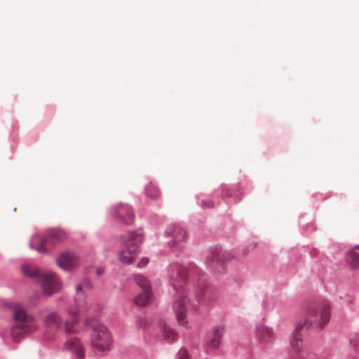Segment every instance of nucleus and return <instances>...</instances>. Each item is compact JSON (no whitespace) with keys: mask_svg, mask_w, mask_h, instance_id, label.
<instances>
[{"mask_svg":"<svg viewBox=\"0 0 359 359\" xmlns=\"http://www.w3.org/2000/svg\"><path fill=\"white\" fill-rule=\"evenodd\" d=\"M189 270L186 266L175 265L172 267L170 275V284L176 290L173 310L180 325L186 323L187 311L189 305V302L187 299V291L184 288Z\"/></svg>","mask_w":359,"mask_h":359,"instance_id":"nucleus-1","label":"nucleus"},{"mask_svg":"<svg viewBox=\"0 0 359 359\" xmlns=\"http://www.w3.org/2000/svg\"><path fill=\"white\" fill-rule=\"evenodd\" d=\"M331 317V306L327 301L315 302L306 306L302 316L297 320L298 327L306 330H322Z\"/></svg>","mask_w":359,"mask_h":359,"instance_id":"nucleus-2","label":"nucleus"},{"mask_svg":"<svg viewBox=\"0 0 359 359\" xmlns=\"http://www.w3.org/2000/svg\"><path fill=\"white\" fill-rule=\"evenodd\" d=\"M91 288L90 281L85 278L82 280L76 287V294L74 297V307L67 309V313L69 319L65 322V332L68 334L77 331L75 325L78 323L77 313H84L88 309V304L86 302L85 291Z\"/></svg>","mask_w":359,"mask_h":359,"instance_id":"nucleus-3","label":"nucleus"},{"mask_svg":"<svg viewBox=\"0 0 359 359\" xmlns=\"http://www.w3.org/2000/svg\"><path fill=\"white\" fill-rule=\"evenodd\" d=\"M14 325L11 328V337L14 341L19 342L27 334L36 330L37 325L32 316L27 314L22 305H15L13 309Z\"/></svg>","mask_w":359,"mask_h":359,"instance_id":"nucleus-4","label":"nucleus"},{"mask_svg":"<svg viewBox=\"0 0 359 359\" xmlns=\"http://www.w3.org/2000/svg\"><path fill=\"white\" fill-rule=\"evenodd\" d=\"M22 270L25 276L39 280L42 286L43 292L50 295L60 291L62 283L57 276L51 271H40L34 265L24 264Z\"/></svg>","mask_w":359,"mask_h":359,"instance_id":"nucleus-5","label":"nucleus"},{"mask_svg":"<svg viewBox=\"0 0 359 359\" xmlns=\"http://www.w3.org/2000/svg\"><path fill=\"white\" fill-rule=\"evenodd\" d=\"M123 245L118 253V260L124 264H131L139 252V244L142 242L140 231L129 232L122 237Z\"/></svg>","mask_w":359,"mask_h":359,"instance_id":"nucleus-6","label":"nucleus"},{"mask_svg":"<svg viewBox=\"0 0 359 359\" xmlns=\"http://www.w3.org/2000/svg\"><path fill=\"white\" fill-rule=\"evenodd\" d=\"M90 344L94 352L98 355H105L111 350L113 340L104 325L97 323L93 325Z\"/></svg>","mask_w":359,"mask_h":359,"instance_id":"nucleus-7","label":"nucleus"},{"mask_svg":"<svg viewBox=\"0 0 359 359\" xmlns=\"http://www.w3.org/2000/svg\"><path fill=\"white\" fill-rule=\"evenodd\" d=\"M67 238V233L61 229H53L47 231L44 238L39 236H34L30 245L32 248L39 252L48 251V247H53L65 241Z\"/></svg>","mask_w":359,"mask_h":359,"instance_id":"nucleus-8","label":"nucleus"},{"mask_svg":"<svg viewBox=\"0 0 359 359\" xmlns=\"http://www.w3.org/2000/svg\"><path fill=\"white\" fill-rule=\"evenodd\" d=\"M135 280L142 288V292L134 298V303L137 306H144L151 301V284L149 280L142 275H136Z\"/></svg>","mask_w":359,"mask_h":359,"instance_id":"nucleus-9","label":"nucleus"},{"mask_svg":"<svg viewBox=\"0 0 359 359\" xmlns=\"http://www.w3.org/2000/svg\"><path fill=\"white\" fill-rule=\"evenodd\" d=\"M111 214L114 219L125 224H130L134 221V212L130 206L120 203L114 207L111 210Z\"/></svg>","mask_w":359,"mask_h":359,"instance_id":"nucleus-10","label":"nucleus"},{"mask_svg":"<svg viewBox=\"0 0 359 359\" xmlns=\"http://www.w3.org/2000/svg\"><path fill=\"white\" fill-rule=\"evenodd\" d=\"M304 328L298 327L295 323L294 330L290 337V354L292 357L297 356L303 348V333L306 332Z\"/></svg>","mask_w":359,"mask_h":359,"instance_id":"nucleus-11","label":"nucleus"},{"mask_svg":"<svg viewBox=\"0 0 359 359\" xmlns=\"http://www.w3.org/2000/svg\"><path fill=\"white\" fill-rule=\"evenodd\" d=\"M167 236L171 238L168 242L171 247L180 245L187 239V232L180 224H170L168 226Z\"/></svg>","mask_w":359,"mask_h":359,"instance_id":"nucleus-12","label":"nucleus"},{"mask_svg":"<svg viewBox=\"0 0 359 359\" xmlns=\"http://www.w3.org/2000/svg\"><path fill=\"white\" fill-rule=\"evenodd\" d=\"M225 328L223 325L216 326L213 329L205 342V348L208 351L216 350L219 346Z\"/></svg>","mask_w":359,"mask_h":359,"instance_id":"nucleus-13","label":"nucleus"},{"mask_svg":"<svg viewBox=\"0 0 359 359\" xmlns=\"http://www.w3.org/2000/svg\"><path fill=\"white\" fill-rule=\"evenodd\" d=\"M57 264L64 270H71L78 266L79 259L74 252H66L58 257Z\"/></svg>","mask_w":359,"mask_h":359,"instance_id":"nucleus-14","label":"nucleus"},{"mask_svg":"<svg viewBox=\"0 0 359 359\" xmlns=\"http://www.w3.org/2000/svg\"><path fill=\"white\" fill-rule=\"evenodd\" d=\"M66 349L71 351L76 357V359L85 358V349L81 340L76 337L69 338L65 344Z\"/></svg>","mask_w":359,"mask_h":359,"instance_id":"nucleus-15","label":"nucleus"},{"mask_svg":"<svg viewBox=\"0 0 359 359\" xmlns=\"http://www.w3.org/2000/svg\"><path fill=\"white\" fill-rule=\"evenodd\" d=\"M274 337L272 328L264 325L259 324L256 327V337L257 340L262 344H266L271 341Z\"/></svg>","mask_w":359,"mask_h":359,"instance_id":"nucleus-16","label":"nucleus"},{"mask_svg":"<svg viewBox=\"0 0 359 359\" xmlns=\"http://www.w3.org/2000/svg\"><path fill=\"white\" fill-rule=\"evenodd\" d=\"M233 259V255L228 252L216 251L215 253L211 254L208 257L207 261L209 263L214 262L215 261L224 263Z\"/></svg>","mask_w":359,"mask_h":359,"instance_id":"nucleus-17","label":"nucleus"},{"mask_svg":"<svg viewBox=\"0 0 359 359\" xmlns=\"http://www.w3.org/2000/svg\"><path fill=\"white\" fill-rule=\"evenodd\" d=\"M45 325L52 329H57L60 327L62 320L56 312H51L44 319Z\"/></svg>","mask_w":359,"mask_h":359,"instance_id":"nucleus-18","label":"nucleus"},{"mask_svg":"<svg viewBox=\"0 0 359 359\" xmlns=\"http://www.w3.org/2000/svg\"><path fill=\"white\" fill-rule=\"evenodd\" d=\"M346 262L354 269H359V253L351 250L346 253Z\"/></svg>","mask_w":359,"mask_h":359,"instance_id":"nucleus-19","label":"nucleus"},{"mask_svg":"<svg viewBox=\"0 0 359 359\" xmlns=\"http://www.w3.org/2000/svg\"><path fill=\"white\" fill-rule=\"evenodd\" d=\"M163 334L165 340L172 342L177 339V333L172 327L167 324H164L163 327Z\"/></svg>","mask_w":359,"mask_h":359,"instance_id":"nucleus-20","label":"nucleus"},{"mask_svg":"<svg viewBox=\"0 0 359 359\" xmlns=\"http://www.w3.org/2000/svg\"><path fill=\"white\" fill-rule=\"evenodd\" d=\"M145 193L151 199H156L161 194L158 188L151 182L147 185L145 188Z\"/></svg>","mask_w":359,"mask_h":359,"instance_id":"nucleus-21","label":"nucleus"},{"mask_svg":"<svg viewBox=\"0 0 359 359\" xmlns=\"http://www.w3.org/2000/svg\"><path fill=\"white\" fill-rule=\"evenodd\" d=\"M177 359H191V356L186 349H181L177 353Z\"/></svg>","mask_w":359,"mask_h":359,"instance_id":"nucleus-22","label":"nucleus"},{"mask_svg":"<svg viewBox=\"0 0 359 359\" xmlns=\"http://www.w3.org/2000/svg\"><path fill=\"white\" fill-rule=\"evenodd\" d=\"M201 205L203 208H211L213 206V203L211 201H203Z\"/></svg>","mask_w":359,"mask_h":359,"instance_id":"nucleus-23","label":"nucleus"},{"mask_svg":"<svg viewBox=\"0 0 359 359\" xmlns=\"http://www.w3.org/2000/svg\"><path fill=\"white\" fill-rule=\"evenodd\" d=\"M149 262V259L147 257L142 258L139 262H138V266L139 267H143L146 266Z\"/></svg>","mask_w":359,"mask_h":359,"instance_id":"nucleus-24","label":"nucleus"},{"mask_svg":"<svg viewBox=\"0 0 359 359\" xmlns=\"http://www.w3.org/2000/svg\"><path fill=\"white\" fill-rule=\"evenodd\" d=\"M103 272H104V270L102 268H97L96 270V273H97V276L102 275L103 273Z\"/></svg>","mask_w":359,"mask_h":359,"instance_id":"nucleus-25","label":"nucleus"},{"mask_svg":"<svg viewBox=\"0 0 359 359\" xmlns=\"http://www.w3.org/2000/svg\"><path fill=\"white\" fill-rule=\"evenodd\" d=\"M352 250H354V251H355V250H359V245H356Z\"/></svg>","mask_w":359,"mask_h":359,"instance_id":"nucleus-26","label":"nucleus"}]
</instances>
